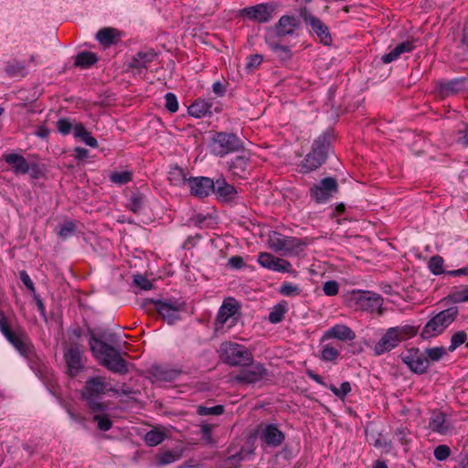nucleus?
Returning a JSON list of instances; mask_svg holds the SVG:
<instances>
[{
	"label": "nucleus",
	"instance_id": "57",
	"mask_svg": "<svg viewBox=\"0 0 468 468\" xmlns=\"http://www.w3.org/2000/svg\"><path fill=\"white\" fill-rule=\"evenodd\" d=\"M262 62V57L261 55H253L247 58L246 69L248 70H253L258 68Z\"/></svg>",
	"mask_w": 468,
	"mask_h": 468
},
{
	"label": "nucleus",
	"instance_id": "64",
	"mask_svg": "<svg viewBox=\"0 0 468 468\" xmlns=\"http://www.w3.org/2000/svg\"><path fill=\"white\" fill-rule=\"evenodd\" d=\"M212 90L216 95L221 97L225 93V87L220 81H216L212 85Z\"/></svg>",
	"mask_w": 468,
	"mask_h": 468
},
{
	"label": "nucleus",
	"instance_id": "33",
	"mask_svg": "<svg viewBox=\"0 0 468 468\" xmlns=\"http://www.w3.org/2000/svg\"><path fill=\"white\" fill-rule=\"evenodd\" d=\"M145 205V197L138 192L131 194L126 207L135 214L143 211Z\"/></svg>",
	"mask_w": 468,
	"mask_h": 468
},
{
	"label": "nucleus",
	"instance_id": "34",
	"mask_svg": "<svg viewBox=\"0 0 468 468\" xmlns=\"http://www.w3.org/2000/svg\"><path fill=\"white\" fill-rule=\"evenodd\" d=\"M165 439V432L159 428L153 429L145 433L144 442L147 446L154 447L159 445Z\"/></svg>",
	"mask_w": 468,
	"mask_h": 468
},
{
	"label": "nucleus",
	"instance_id": "6",
	"mask_svg": "<svg viewBox=\"0 0 468 468\" xmlns=\"http://www.w3.org/2000/svg\"><path fill=\"white\" fill-rule=\"evenodd\" d=\"M242 146L241 140L229 133H217L211 138L209 144L211 154L219 157L239 152Z\"/></svg>",
	"mask_w": 468,
	"mask_h": 468
},
{
	"label": "nucleus",
	"instance_id": "60",
	"mask_svg": "<svg viewBox=\"0 0 468 468\" xmlns=\"http://www.w3.org/2000/svg\"><path fill=\"white\" fill-rule=\"evenodd\" d=\"M20 279L21 281L23 282V283L26 285V287L27 289H29L33 294H35L36 292V290H35V287H34V283L33 282L31 281L30 277L28 276V274L25 271H20Z\"/></svg>",
	"mask_w": 468,
	"mask_h": 468
},
{
	"label": "nucleus",
	"instance_id": "17",
	"mask_svg": "<svg viewBox=\"0 0 468 468\" xmlns=\"http://www.w3.org/2000/svg\"><path fill=\"white\" fill-rule=\"evenodd\" d=\"M250 365V367L235 376L233 380L239 383L253 384L260 381L266 375V369L261 364L251 363Z\"/></svg>",
	"mask_w": 468,
	"mask_h": 468
},
{
	"label": "nucleus",
	"instance_id": "10",
	"mask_svg": "<svg viewBox=\"0 0 468 468\" xmlns=\"http://www.w3.org/2000/svg\"><path fill=\"white\" fill-rule=\"evenodd\" d=\"M356 308L370 314H382L383 298L375 292H364L356 296Z\"/></svg>",
	"mask_w": 468,
	"mask_h": 468
},
{
	"label": "nucleus",
	"instance_id": "19",
	"mask_svg": "<svg viewBox=\"0 0 468 468\" xmlns=\"http://www.w3.org/2000/svg\"><path fill=\"white\" fill-rule=\"evenodd\" d=\"M191 193L198 197H207L215 188V182L208 177H195L188 180Z\"/></svg>",
	"mask_w": 468,
	"mask_h": 468
},
{
	"label": "nucleus",
	"instance_id": "40",
	"mask_svg": "<svg viewBox=\"0 0 468 468\" xmlns=\"http://www.w3.org/2000/svg\"><path fill=\"white\" fill-rule=\"evenodd\" d=\"M444 261L441 256H432L429 262L428 267L431 272L434 275H440L445 272L443 270Z\"/></svg>",
	"mask_w": 468,
	"mask_h": 468
},
{
	"label": "nucleus",
	"instance_id": "25",
	"mask_svg": "<svg viewBox=\"0 0 468 468\" xmlns=\"http://www.w3.org/2000/svg\"><path fill=\"white\" fill-rule=\"evenodd\" d=\"M299 21L292 16H282L275 26L276 34L279 37L292 35L298 27Z\"/></svg>",
	"mask_w": 468,
	"mask_h": 468
},
{
	"label": "nucleus",
	"instance_id": "46",
	"mask_svg": "<svg viewBox=\"0 0 468 468\" xmlns=\"http://www.w3.org/2000/svg\"><path fill=\"white\" fill-rule=\"evenodd\" d=\"M276 258L277 257L273 256L271 253L261 252L258 256V262L261 264V266L269 270H272Z\"/></svg>",
	"mask_w": 468,
	"mask_h": 468
},
{
	"label": "nucleus",
	"instance_id": "39",
	"mask_svg": "<svg viewBox=\"0 0 468 468\" xmlns=\"http://www.w3.org/2000/svg\"><path fill=\"white\" fill-rule=\"evenodd\" d=\"M340 354V346H335L332 344H326L321 351V358L324 361H333Z\"/></svg>",
	"mask_w": 468,
	"mask_h": 468
},
{
	"label": "nucleus",
	"instance_id": "4",
	"mask_svg": "<svg viewBox=\"0 0 468 468\" xmlns=\"http://www.w3.org/2000/svg\"><path fill=\"white\" fill-rule=\"evenodd\" d=\"M221 359L230 366L246 367L252 363V354L243 346L233 342H224L220 345Z\"/></svg>",
	"mask_w": 468,
	"mask_h": 468
},
{
	"label": "nucleus",
	"instance_id": "16",
	"mask_svg": "<svg viewBox=\"0 0 468 468\" xmlns=\"http://www.w3.org/2000/svg\"><path fill=\"white\" fill-rule=\"evenodd\" d=\"M155 306L158 314L168 323L174 324L180 319L179 313L183 305L177 302L157 301Z\"/></svg>",
	"mask_w": 468,
	"mask_h": 468
},
{
	"label": "nucleus",
	"instance_id": "20",
	"mask_svg": "<svg viewBox=\"0 0 468 468\" xmlns=\"http://www.w3.org/2000/svg\"><path fill=\"white\" fill-rule=\"evenodd\" d=\"M273 8L266 4H260L254 6L246 7L242 10V14L250 19L260 23H266L271 20Z\"/></svg>",
	"mask_w": 468,
	"mask_h": 468
},
{
	"label": "nucleus",
	"instance_id": "37",
	"mask_svg": "<svg viewBox=\"0 0 468 468\" xmlns=\"http://www.w3.org/2000/svg\"><path fill=\"white\" fill-rule=\"evenodd\" d=\"M97 61L96 55L92 52L83 51L75 57V66L86 69L93 65Z\"/></svg>",
	"mask_w": 468,
	"mask_h": 468
},
{
	"label": "nucleus",
	"instance_id": "36",
	"mask_svg": "<svg viewBox=\"0 0 468 468\" xmlns=\"http://www.w3.org/2000/svg\"><path fill=\"white\" fill-rule=\"evenodd\" d=\"M464 88L463 81L461 80H452L440 85V93L442 96L454 94Z\"/></svg>",
	"mask_w": 468,
	"mask_h": 468
},
{
	"label": "nucleus",
	"instance_id": "53",
	"mask_svg": "<svg viewBox=\"0 0 468 468\" xmlns=\"http://www.w3.org/2000/svg\"><path fill=\"white\" fill-rule=\"evenodd\" d=\"M133 283L142 290H151L153 287L152 282L144 276L137 274L133 276Z\"/></svg>",
	"mask_w": 468,
	"mask_h": 468
},
{
	"label": "nucleus",
	"instance_id": "38",
	"mask_svg": "<svg viewBox=\"0 0 468 468\" xmlns=\"http://www.w3.org/2000/svg\"><path fill=\"white\" fill-rule=\"evenodd\" d=\"M449 297L455 303L468 302V285L454 288Z\"/></svg>",
	"mask_w": 468,
	"mask_h": 468
},
{
	"label": "nucleus",
	"instance_id": "8",
	"mask_svg": "<svg viewBox=\"0 0 468 468\" xmlns=\"http://www.w3.org/2000/svg\"><path fill=\"white\" fill-rule=\"evenodd\" d=\"M239 306L233 298L226 299L220 306L215 322V330L217 332H225L224 327L229 329L238 321V313Z\"/></svg>",
	"mask_w": 468,
	"mask_h": 468
},
{
	"label": "nucleus",
	"instance_id": "14",
	"mask_svg": "<svg viewBox=\"0 0 468 468\" xmlns=\"http://www.w3.org/2000/svg\"><path fill=\"white\" fill-rule=\"evenodd\" d=\"M336 190L337 183L335 179L326 177L311 188V196L316 202L323 203L327 201Z\"/></svg>",
	"mask_w": 468,
	"mask_h": 468
},
{
	"label": "nucleus",
	"instance_id": "26",
	"mask_svg": "<svg viewBox=\"0 0 468 468\" xmlns=\"http://www.w3.org/2000/svg\"><path fill=\"white\" fill-rule=\"evenodd\" d=\"M213 192H215L223 201H231L235 199L238 195L236 188L228 184L225 179H218L215 182V188Z\"/></svg>",
	"mask_w": 468,
	"mask_h": 468
},
{
	"label": "nucleus",
	"instance_id": "12",
	"mask_svg": "<svg viewBox=\"0 0 468 468\" xmlns=\"http://www.w3.org/2000/svg\"><path fill=\"white\" fill-rule=\"evenodd\" d=\"M64 360L70 377H76L84 367L82 351L79 346L71 345L67 347L64 352Z\"/></svg>",
	"mask_w": 468,
	"mask_h": 468
},
{
	"label": "nucleus",
	"instance_id": "27",
	"mask_svg": "<svg viewBox=\"0 0 468 468\" xmlns=\"http://www.w3.org/2000/svg\"><path fill=\"white\" fill-rule=\"evenodd\" d=\"M414 48L413 41L407 40L405 42L399 43L394 48L390 50V52L384 54L381 58V60L385 64H388L396 59H398L400 55L403 53H408L412 51Z\"/></svg>",
	"mask_w": 468,
	"mask_h": 468
},
{
	"label": "nucleus",
	"instance_id": "7",
	"mask_svg": "<svg viewBox=\"0 0 468 468\" xmlns=\"http://www.w3.org/2000/svg\"><path fill=\"white\" fill-rule=\"evenodd\" d=\"M458 310L451 307L434 315L421 331L423 338H431L441 334L456 318Z\"/></svg>",
	"mask_w": 468,
	"mask_h": 468
},
{
	"label": "nucleus",
	"instance_id": "29",
	"mask_svg": "<svg viewBox=\"0 0 468 468\" xmlns=\"http://www.w3.org/2000/svg\"><path fill=\"white\" fill-rule=\"evenodd\" d=\"M152 374L156 382L163 383L174 381L179 376L180 371L165 367H154Z\"/></svg>",
	"mask_w": 468,
	"mask_h": 468
},
{
	"label": "nucleus",
	"instance_id": "32",
	"mask_svg": "<svg viewBox=\"0 0 468 468\" xmlns=\"http://www.w3.org/2000/svg\"><path fill=\"white\" fill-rule=\"evenodd\" d=\"M119 37V32L112 27H104L96 34V39L104 47L113 44Z\"/></svg>",
	"mask_w": 468,
	"mask_h": 468
},
{
	"label": "nucleus",
	"instance_id": "15",
	"mask_svg": "<svg viewBox=\"0 0 468 468\" xmlns=\"http://www.w3.org/2000/svg\"><path fill=\"white\" fill-rule=\"evenodd\" d=\"M0 328L5 338L14 346V347L22 356H27L31 349L28 339L25 335L12 333L4 319L0 320Z\"/></svg>",
	"mask_w": 468,
	"mask_h": 468
},
{
	"label": "nucleus",
	"instance_id": "35",
	"mask_svg": "<svg viewBox=\"0 0 468 468\" xmlns=\"http://www.w3.org/2000/svg\"><path fill=\"white\" fill-rule=\"evenodd\" d=\"M288 310V305L286 302H280L275 304L269 314V321L271 324H278L284 318V315Z\"/></svg>",
	"mask_w": 468,
	"mask_h": 468
},
{
	"label": "nucleus",
	"instance_id": "13",
	"mask_svg": "<svg viewBox=\"0 0 468 468\" xmlns=\"http://www.w3.org/2000/svg\"><path fill=\"white\" fill-rule=\"evenodd\" d=\"M303 21L311 27L312 31L316 34L320 40L328 45L331 42V36L328 27L318 17L310 14L305 8L301 11Z\"/></svg>",
	"mask_w": 468,
	"mask_h": 468
},
{
	"label": "nucleus",
	"instance_id": "9",
	"mask_svg": "<svg viewBox=\"0 0 468 468\" xmlns=\"http://www.w3.org/2000/svg\"><path fill=\"white\" fill-rule=\"evenodd\" d=\"M410 327L397 326L387 330L385 335L374 346V353L376 356H381L399 346L403 340V335L407 334Z\"/></svg>",
	"mask_w": 468,
	"mask_h": 468
},
{
	"label": "nucleus",
	"instance_id": "62",
	"mask_svg": "<svg viewBox=\"0 0 468 468\" xmlns=\"http://www.w3.org/2000/svg\"><path fill=\"white\" fill-rule=\"evenodd\" d=\"M80 139L90 147L96 148L98 146L97 140L88 131Z\"/></svg>",
	"mask_w": 468,
	"mask_h": 468
},
{
	"label": "nucleus",
	"instance_id": "42",
	"mask_svg": "<svg viewBox=\"0 0 468 468\" xmlns=\"http://www.w3.org/2000/svg\"><path fill=\"white\" fill-rule=\"evenodd\" d=\"M280 292L287 297H293L300 295L302 292V289L295 284H292L291 282H283L281 285Z\"/></svg>",
	"mask_w": 468,
	"mask_h": 468
},
{
	"label": "nucleus",
	"instance_id": "24",
	"mask_svg": "<svg viewBox=\"0 0 468 468\" xmlns=\"http://www.w3.org/2000/svg\"><path fill=\"white\" fill-rule=\"evenodd\" d=\"M4 160L12 166L13 172L16 175H25L30 171V165L21 154H8L4 156Z\"/></svg>",
	"mask_w": 468,
	"mask_h": 468
},
{
	"label": "nucleus",
	"instance_id": "22",
	"mask_svg": "<svg viewBox=\"0 0 468 468\" xmlns=\"http://www.w3.org/2000/svg\"><path fill=\"white\" fill-rule=\"evenodd\" d=\"M355 333L348 326L345 324H335L330 329H328L326 332H324L322 337V341L330 338H335L341 341H347L353 340L355 339Z\"/></svg>",
	"mask_w": 468,
	"mask_h": 468
},
{
	"label": "nucleus",
	"instance_id": "54",
	"mask_svg": "<svg viewBox=\"0 0 468 468\" xmlns=\"http://www.w3.org/2000/svg\"><path fill=\"white\" fill-rule=\"evenodd\" d=\"M57 128L61 134L66 135L73 132L74 126L68 119H59L57 122Z\"/></svg>",
	"mask_w": 468,
	"mask_h": 468
},
{
	"label": "nucleus",
	"instance_id": "44",
	"mask_svg": "<svg viewBox=\"0 0 468 468\" xmlns=\"http://www.w3.org/2000/svg\"><path fill=\"white\" fill-rule=\"evenodd\" d=\"M467 338V335L464 331H458L452 335L451 339V345L449 346V351H454L458 346L463 345Z\"/></svg>",
	"mask_w": 468,
	"mask_h": 468
},
{
	"label": "nucleus",
	"instance_id": "58",
	"mask_svg": "<svg viewBox=\"0 0 468 468\" xmlns=\"http://www.w3.org/2000/svg\"><path fill=\"white\" fill-rule=\"evenodd\" d=\"M272 49L280 56L282 59H288L291 58V51L287 47L281 45L272 46Z\"/></svg>",
	"mask_w": 468,
	"mask_h": 468
},
{
	"label": "nucleus",
	"instance_id": "49",
	"mask_svg": "<svg viewBox=\"0 0 468 468\" xmlns=\"http://www.w3.org/2000/svg\"><path fill=\"white\" fill-rule=\"evenodd\" d=\"M93 420L97 421L98 427L101 431H109L112 428V420L108 418V416L103 414H95Z\"/></svg>",
	"mask_w": 468,
	"mask_h": 468
},
{
	"label": "nucleus",
	"instance_id": "61",
	"mask_svg": "<svg viewBox=\"0 0 468 468\" xmlns=\"http://www.w3.org/2000/svg\"><path fill=\"white\" fill-rule=\"evenodd\" d=\"M80 139L90 147L96 148L98 146L97 140L88 131Z\"/></svg>",
	"mask_w": 468,
	"mask_h": 468
},
{
	"label": "nucleus",
	"instance_id": "59",
	"mask_svg": "<svg viewBox=\"0 0 468 468\" xmlns=\"http://www.w3.org/2000/svg\"><path fill=\"white\" fill-rule=\"evenodd\" d=\"M201 433L203 439L207 442H212V426L209 424H203L201 425Z\"/></svg>",
	"mask_w": 468,
	"mask_h": 468
},
{
	"label": "nucleus",
	"instance_id": "43",
	"mask_svg": "<svg viewBox=\"0 0 468 468\" xmlns=\"http://www.w3.org/2000/svg\"><path fill=\"white\" fill-rule=\"evenodd\" d=\"M110 178L117 185H124L132 180V173L130 171L112 172Z\"/></svg>",
	"mask_w": 468,
	"mask_h": 468
},
{
	"label": "nucleus",
	"instance_id": "56",
	"mask_svg": "<svg viewBox=\"0 0 468 468\" xmlns=\"http://www.w3.org/2000/svg\"><path fill=\"white\" fill-rule=\"evenodd\" d=\"M323 291L327 296H334L338 293L339 285L335 281H327L324 282Z\"/></svg>",
	"mask_w": 468,
	"mask_h": 468
},
{
	"label": "nucleus",
	"instance_id": "47",
	"mask_svg": "<svg viewBox=\"0 0 468 468\" xmlns=\"http://www.w3.org/2000/svg\"><path fill=\"white\" fill-rule=\"evenodd\" d=\"M271 271L278 272H292V264L286 260L276 258Z\"/></svg>",
	"mask_w": 468,
	"mask_h": 468
},
{
	"label": "nucleus",
	"instance_id": "48",
	"mask_svg": "<svg viewBox=\"0 0 468 468\" xmlns=\"http://www.w3.org/2000/svg\"><path fill=\"white\" fill-rule=\"evenodd\" d=\"M223 411H224V408L221 405H217V406H213V407L200 406L197 410L198 414H200L202 416H207V415H216L217 416V415L222 414Z\"/></svg>",
	"mask_w": 468,
	"mask_h": 468
},
{
	"label": "nucleus",
	"instance_id": "51",
	"mask_svg": "<svg viewBox=\"0 0 468 468\" xmlns=\"http://www.w3.org/2000/svg\"><path fill=\"white\" fill-rule=\"evenodd\" d=\"M451 454V449L445 444H441L434 449V457L438 461L446 460Z\"/></svg>",
	"mask_w": 468,
	"mask_h": 468
},
{
	"label": "nucleus",
	"instance_id": "55",
	"mask_svg": "<svg viewBox=\"0 0 468 468\" xmlns=\"http://www.w3.org/2000/svg\"><path fill=\"white\" fill-rule=\"evenodd\" d=\"M75 232V225L72 222H66L64 225L61 226L58 235L63 239H68L71 237Z\"/></svg>",
	"mask_w": 468,
	"mask_h": 468
},
{
	"label": "nucleus",
	"instance_id": "2",
	"mask_svg": "<svg viewBox=\"0 0 468 468\" xmlns=\"http://www.w3.org/2000/svg\"><path fill=\"white\" fill-rule=\"evenodd\" d=\"M110 391L118 393L117 390L110 387L109 384L105 382L104 378L92 377L86 381L83 397L93 412H103L107 406L103 402L100 401V397Z\"/></svg>",
	"mask_w": 468,
	"mask_h": 468
},
{
	"label": "nucleus",
	"instance_id": "41",
	"mask_svg": "<svg viewBox=\"0 0 468 468\" xmlns=\"http://www.w3.org/2000/svg\"><path fill=\"white\" fill-rule=\"evenodd\" d=\"M168 179L171 182V184L175 186H180L182 184H185L186 181L184 171L178 167H175L170 170L168 174Z\"/></svg>",
	"mask_w": 468,
	"mask_h": 468
},
{
	"label": "nucleus",
	"instance_id": "45",
	"mask_svg": "<svg viewBox=\"0 0 468 468\" xmlns=\"http://www.w3.org/2000/svg\"><path fill=\"white\" fill-rule=\"evenodd\" d=\"M445 354L446 351L441 346H436L426 349V357L428 358L429 362L439 361Z\"/></svg>",
	"mask_w": 468,
	"mask_h": 468
},
{
	"label": "nucleus",
	"instance_id": "50",
	"mask_svg": "<svg viewBox=\"0 0 468 468\" xmlns=\"http://www.w3.org/2000/svg\"><path fill=\"white\" fill-rule=\"evenodd\" d=\"M329 389L337 397L344 398L351 391V385L349 382H343L339 388L331 385Z\"/></svg>",
	"mask_w": 468,
	"mask_h": 468
},
{
	"label": "nucleus",
	"instance_id": "30",
	"mask_svg": "<svg viewBox=\"0 0 468 468\" xmlns=\"http://www.w3.org/2000/svg\"><path fill=\"white\" fill-rule=\"evenodd\" d=\"M155 56L156 54L153 50L140 51L133 56L130 67L136 69H146Z\"/></svg>",
	"mask_w": 468,
	"mask_h": 468
},
{
	"label": "nucleus",
	"instance_id": "28",
	"mask_svg": "<svg viewBox=\"0 0 468 468\" xmlns=\"http://www.w3.org/2000/svg\"><path fill=\"white\" fill-rule=\"evenodd\" d=\"M430 429L441 435H446L451 431V426L443 413H435L431 416L429 422Z\"/></svg>",
	"mask_w": 468,
	"mask_h": 468
},
{
	"label": "nucleus",
	"instance_id": "3",
	"mask_svg": "<svg viewBox=\"0 0 468 468\" xmlns=\"http://www.w3.org/2000/svg\"><path fill=\"white\" fill-rule=\"evenodd\" d=\"M268 246L271 250L283 256H296L303 250L305 244L300 239L271 231L268 236Z\"/></svg>",
	"mask_w": 468,
	"mask_h": 468
},
{
	"label": "nucleus",
	"instance_id": "21",
	"mask_svg": "<svg viewBox=\"0 0 468 468\" xmlns=\"http://www.w3.org/2000/svg\"><path fill=\"white\" fill-rule=\"evenodd\" d=\"M237 153L238 154L228 162V166L233 175L241 176L250 165L251 154L243 146Z\"/></svg>",
	"mask_w": 468,
	"mask_h": 468
},
{
	"label": "nucleus",
	"instance_id": "1",
	"mask_svg": "<svg viewBox=\"0 0 468 468\" xmlns=\"http://www.w3.org/2000/svg\"><path fill=\"white\" fill-rule=\"evenodd\" d=\"M89 346L93 356L101 366L114 373H127L128 367L126 361L112 346L106 344L94 334L90 335Z\"/></svg>",
	"mask_w": 468,
	"mask_h": 468
},
{
	"label": "nucleus",
	"instance_id": "52",
	"mask_svg": "<svg viewBox=\"0 0 468 468\" xmlns=\"http://www.w3.org/2000/svg\"><path fill=\"white\" fill-rule=\"evenodd\" d=\"M165 108L170 112H176L178 110V101L176 96L174 93L168 92L165 96Z\"/></svg>",
	"mask_w": 468,
	"mask_h": 468
},
{
	"label": "nucleus",
	"instance_id": "23",
	"mask_svg": "<svg viewBox=\"0 0 468 468\" xmlns=\"http://www.w3.org/2000/svg\"><path fill=\"white\" fill-rule=\"evenodd\" d=\"M213 99H198L188 107V113L195 118H201L212 112Z\"/></svg>",
	"mask_w": 468,
	"mask_h": 468
},
{
	"label": "nucleus",
	"instance_id": "31",
	"mask_svg": "<svg viewBox=\"0 0 468 468\" xmlns=\"http://www.w3.org/2000/svg\"><path fill=\"white\" fill-rule=\"evenodd\" d=\"M182 456V450L173 449L158 453L155 457L156 464L164 466L178 461Z\"/></svg>",
	"mask_w": 468,
	"mask_h": 468
},
{
	"label": "nucleus",
	"instance_id": "5",
	"mask_svg": "<svg viewBox=\"0 0 468 468\" xmlns=\"http://www.w3.org/2000/svg\"><path fill=\"white\" fill-rule=\"evenodd\" d=\"M330 144L325 136H319L313 144L312 151L302 161L300 167L303 173L319 168L327 157Z\"/></svg>",
	"mask_w": 468,
	"mask_h": 468
},
{
	"label": "nucleus",
	"instance_id": "63",
	"mask_svg": "<svg viewBox=\"0 0 468 468\" xmlns=\"http://www.w3.org/2000/svg\"><path fill=\"white\" fill-rule=\"evenodd\" d=\"M229 264L233 269H239L243 266L244 261L240 256H233L229 260Z\"/></svg>",
	"mask_w": 468,
	"mask_h": 468
},
{
	"label": "nucleus",
	"instance_id": "11",
	"mask_svg": "<svg viewBox=\"0 0 468 468\" xmlns=\"http://www.w3.org/2000/svg\"><path fill=\"white\" fill-rule=\"evenodd\" d=\"M260 440L270 447H278L284 440V434L274 424L261 423L257 429Z\"/></svg>",
	"mask_w": 468,
	"mask_h": 468
},
{
	"label": "nucleus",
	"instance_id": "18",
	"mask_svg": "<svg viewBox=\"0 0 468 468\" xmlns=\"http://www.w3.org/2000/svg\"><path fill=\"white\" fill-rule=\"evenodd\" d=\"M403 360L412 371L418 374L424 373L430 366L428 358L418 349L410 350Z\"/></svg>",
	"mask_w": 468,
	"mask_h": 468
}]
</instances>
